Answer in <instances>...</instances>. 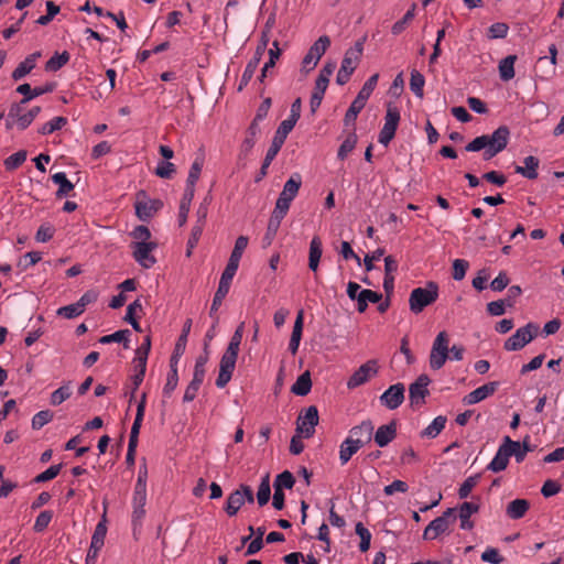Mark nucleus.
Segmentation results:
<instances>
[{
  "instance_id": "obj_1",
  "label": "nucleus",
  "mask_w": 564,
  "mask_h": 564,
  "mask_svg": "<svg viewBox=\"0 0 564 564\" xmlns=\"http://www.w3.org/2000/svg\"><path fill=\"white\" fill-rule=\"evenodd\" d=\"M510 131L508 127L500 126L491 134H482L475 138L466 145V151L478 152L485 150L484 159L490 160L499 152L506 149L509 141Z\"/></svg>"
},
{
  "instance_id": "obj_2",
  "label": "nucleus",
  "mask_w": 564,
  "mask_h": 564,
  "mask_svg": "<svg viewBox=\"0 0 564 564\" xmlns=\"http://www.w3.org/2000/svg\"><path fill=\"white\" fill-rule=\"evenodd\" d=\"M438 297V285L429 282L425 288H415L409 297L410 310L414 314L421 313L426 306L433 304Z\"/></svg>"
},
{
  "instance_id": "obj_3",
  "label": "nucleus",
  "mask_w": 564,
  "mask_h": 564,
  "mask_svg": "<svg viewBox=\"0 0 564 564\" xmlns=\"http://www.w3.org/2000/svg\"><path fill=\"white\" fill-rule=\"evenodd\" d=\"M240 345L232 344L229 341L228 347L224 355L221 356L219 362V373L216 379V386L220 389L225 388L227 383L230 381L239 352Z\"/></svg>"
},
{
  "instance_id": "obj_4",
  "label": "nucleus",
  "mask_w": 564,
  "mask_h": 564,
  "mask_svg": "<svg viewBox=\"0 0 564 564\" xmlns=\"http://www.w3.org/2000/svg\"><path fill=\"white\" fill-rule=\"evenodd\" d=\"M336 69L335 62H327L323 68L319 70L318 77L315 82V87L311 96L310 107L313 113L319 108L322 100L324 98V94L328 87L329 78Z\"/></svg>"
},
{
  "instance_id": "obj_5",
  "label": "nucleus",
  "mask_w": 564,
  "mask_h": 564,
  "mask_svg": "<svg viewBox=\"0 0 564 564\" xmlns=\"http://www.w3.org/2000/svg\"><path fill=\"white\" fill-rule=\"evenodd\" d=\"M539 329L538 324L528 323L525 326L518 328L516 333L505 341L503 348L508 351L522 349L536 337Z\"/></svg>"
},
{
  "instance_id": "obj_6",
  "label": "nucleus",
  "mask_w": 564,
  "mask_h": 564,
  "mask_svg": "<svg viewBox=\"0 0 564 564\" xmlns=\"http://www.w3.org/2000/svg\"><path fill=\"white\" fill-rule=\"evenodd\" d=\"M448 334L445 330L440 332L433 341L432 349L430 352V367L433 370L441 369L448 359Z\"/></svg>"
},
{
  "instance_id": "obj_7",
  "label": "nucleus",
  "mask_w": 564,
  "mask_h": 564,
  "mask_svg": "<svg viewBox=\"0 0 564 564\" xmlns=\"http://www.w3.org/2000/svg\"><path fill=\"white\" fill-rule=\"evenodd\" d=\"M401 116L399 108L389 102L387 105V112L384 116V124L382 129L379 132L378 141L379 143L387 147L391 140L395 135V131L398 129L399 122H400Z\"/></svg>"
},
{
  "instance_id": "obj_8",
  "label": "nucleus",
  "mask_w": 564,
  "mask_h": 564,
  "mask_svg": "<svg viewBox=\"0 0 564 564\" xmlns=\"http://www.w3.org/2000/svg\"><path fill=\"white\" fill-rule=\"evenodd\" d=\"M455 521V509L448 508L441 517L430 522L424 530L423 539L434 540L441 534L449 532V528Z\"/></svg>"
},
{
  "instance_id": "obj_9",
  "label": "nucleus",
  "mask_w": 564,
  "mask_h": 564,
  "mask_svg": "<svg viewBox=\"0 0 564 564\" xmlns=\"http://www.w3.org/2000/svg\"><path fill=\"white\" fill-rule=\"evenodd\" d=\"M253 501L254 497L251 487L247 485H240L238 489L228 496L225 511L229 517H234L237 514L245 502L252 503Z\"/></svg>"
},
{
  "instance_id": "obj_10",
  "label": "nucleus",
  "mask_w": 564,
  "mask_h": 564,
  "mask_svg": "<svg viewBox=\"0 0 564 564\" xmlns=\"http://www.w3.org/2000/svg\"><path fill=\"white\" fill-rule=\"evenodd\" d=\"M32 122L31 115L28 113L26 104H23V100L11 105L6 118V128L8 130L17 128L22 131Z\"/></svg>"
},
{
  "instance_id": "obj_11",
  "label": "nucleus",
  "mask_w": 564,
  "mask_h": 564,
  "mask_svg": "<svg viewBox=\"0 0 564 564\" xmlns=\"http://www.w3.org/2000/svg\"><path fill=\"white\" fill-rule=\"evenodd\" d=\"M514 447H518V442L512 441L509 436H505L503 443L499 446L487 468L495 473L505 470L508 466L509 458L512 456V453H514Z\"/></svg>"
},
{
  "instance_id": "obj_12",
  "label": "nucleus",
  "mask_w": 564,
  "mask_h": 564,
  "mask_svg": "<svg viewBox=\"0 0 564 564\" xmlns=\"http://www.w3.org/2000/svg\"><path fill=\"white\" fill-rule=\"evenodd\" d=\"M329 45L330 39L327 35L318 37L302 61V72L308 73L314 69Z\"/></svg>"
},
{
  "instance_id": "obj_13",
  "label": "nucleus",
  "mask_w": 564,
  "mask_h": 564,
  "mask_svg": "<svg viewBox=\"0 0 564 564\" xmlns=\"http://www.w3.org/2000/svg\"><path fill=\"white\" fill-rule=\"evenodd\" d=\"M379 366L376 359L368 360L364 365H361L348 379L347 387L349 389H355L359 386L365 384L372 377L378 373Z\"/></svg>"
},
{
  "instance_id": "obj_14",
  "label": "nucleus",
  "mask_w": 564,
  "mask_h": 564,
  "mask_svg": "<svg viewBox=\"0 0 564 564\" xmlns=\"http://www.w3.org/2000/svg\"><path fill=\"white\" fill-rule=\"evenodd\" d=\"M318 424V410L311 405L305 410L304 415L297 419L296 432L305 438H310L315 433V426Z\"/></svg>"
},
{
  "instance_id": "obj_15",
  "label": "nucleus",
  "mask_w": 564,
  "mask_h": 564,
  "mask_svg": "<svg viewBox=\"0 0 564 564\" xmlns=\"http://www.w3.org/2000/svg\"><path fill=\"white\" fill-rule=\"evenodd\" d=\"M431 380L426 375H421L419 378L410 384L409 388V399L411 406L420 408L425 403V398L429 395L427 386Z\"/></svg>"
},
{
  "instance_id": "obj_16",
  "label": "nucleus",
  "mask_w": 564,
  "mask_h": 564,
  "mask_svg": "<svg viewBox=\"0 0 564 564\" xmlns=\"http://www.w3.org/2000/svg\"><path fill=\"white\" fill-rule=\"evenodd\" d=\"M302 185V177L300 174H293L284 184L282 192L280 193L279 198L276 199V205H280L284 208L290 209L292 200L296 197L299 189Z\"/></svg>"
},
{
  "instance_id": "obj_17",
  "label": "nucleus",
  "mask_w": 564,
  "mask_h": 564,
  "mask_svg": "<svg viewBox=\"0 0 564 564\" xmlns=\"http://www.w3.org/2000/svg\"><path fill=\"white\" fill-rule=\"evenodd\" d=\"M132 513L131 523L133 531L141 527L142 520L145 517L147 491L133 490L132 495Z\"/></svg>"
},
{
  "instance_id": "obj_18",
  "label": "nucleus",
  "mask_w": 564,
  "mask_h": 564,
  "mask_svg": "<svg viewBox=\"0 0 564 564\" xmlns=\"http://www.w3.org/2000/svg\"><path fill=\"white\" fill-rule=\"evenodd\" d=\"M134 260L143 268H151L155 263L152 251L156 248L155 242L150 243H131Z\"/></svg>"
},
{
  "instance_id": "obj_19",
  "label": "nucleus",
  "mask_w": 564,
  "mask_h": 564,
  "mask_svg": "<svg viewBox=\"0 0 564 564\" xmlns=\"http://www.w3.org/2000/svg\"><path fill=\"white\" fill-rule=\"evenodd\" d=\"M404 384L395 383L390 386L381 395L380 402L389 410L399 408L404 401Z\"/></svg>"
},
{
  "instance_id": "obj_20",
  "label": "nucleus",
  "mask_w": 564,
  "mask_h": 564,
  "mask_svg": "<svg viewBox=\"0 0 564 564\" xmlns=\"http://www.w3.org/2000/svg\"><path fill=\"white\" fill-rule=\"evenodd\" d=\"M107 528L102 522L96 525L95 532L91 536L90 547L87 553L86 564H94L98 552L104 546Z\"/></svg>"
},
{
  "instance_id": "obj_21",
  "label": "nucleus",
  "mask_w": 564,
  "mask_h": 564,
  "mask_svg": "<svg viewBox=\"0 0 564 564\" xmlns=\"http://www.w3.org/2000/svg\"><path fill=\"white\" fill-rule=\"evenodd\" d=\"M498 386L499 383L497 381L482 384L481 387L475 389L474 391L465 395L463 402L468 405L476 404L485 400L486 398L492 395L497 391Z\"/></svg>"
},
{
  "instance_id": "obj_22",
  "label": "nucleus",
  "mask_w": 564,
  "mask_h": 564,
  "mask_svg": "<svg viewBox=\"0 0 564 564\" xmlns=\"http://www.w3.org/2000/svg\"><path fill=\"white\" fill-rule=\"evenodd\" d=\"M265 47H267L265 42L262 45H258L253 57L248 62L243 73H242V76L240 79V85H239V90H241L242 87L246 86L253 77V75L259 66V63L261 61L262 54L265 51Z\"/></svg>"
},
{
  "instance_id": "obj_23",
  "label": "nucleus",
  "mask_w": 564,
  "mask_h": 564,
  "mask_svg": "<svg viewBox=\"0 0 564 564\" xmlns=\"http://www.w3.org/2000/svg\"><path fill=\"white\" fill-rule=\"evenodd\" d=\"M162 207L159 199H138L135 203V214L142 221H148Z\"/></svg>"
},
{
  "instance_id": "obj_24",
  "label": "nucleus",
  "mask_w": 564,
  "mask_h": 564,
  "mask_svg": "<svg viewBox=\"0 0 564 564\" xmlns=\"http://www.w3.org/2000/svg\"><path fill=\"white\" fill-rule=\"evenodd\" d=\"M362 51H364L362 42H360V41L356 42V44L352 47H350L346 51L344 58L341 61L340 67L350 73H354V70L356 69V67L361 58Z\"/></svg>"
},
{
  "instance_id": "obj_25",
  "label": "nucleus",
  "mask_w": 564,
  "mask_h": 564,
  "mask_svg": "<svg viewBox=\"0 0 564 564\" xmlns=\"http://www.w3.org/2000/svg\"><path fill=\"white\" fill-rule=\"evenodd\" d=\"M361 447L362 443L359 440L346 437L339 446L340 465H346Z\"/></svg>"
},
{
  "instance_id": "obj_26",
  "label": "nucleus",
  "mask_w": 564,
  "mask_h": 564,
  "mask_svg": "<svg viewBox=\"0 0 564 564\" xmlns=\"http://www.w3.org/2000/svg\"><path fill=\"white\" fill-rule=\"evenodd\" d=\"M395 435H397V425H395V422H391L389 424L379 426L373 438H375L376 444L379 447H384L391 441L394 440Z\"/></svg>"
},
{
  "instance_id": "obj_27",
  "label": "nucleus",
  "mask_w": 564,
  "mask_h": 564,
  "mask_svg": "<svg viewBox=\"0 0 564 564\" xmlns=\"http://www.w3.org/2000/svg\"><path fill=\"white\" fill-rule=\"evenodd\" d=\"M373 425L370 421H364L360 425L354 426L349 431V435L347 437L351 440H359L362 443V446L370 442L372 438Z\"/></svg>"
},
{
  "instance_id": "obj_28",
  "label": "nucleus",
  "mask_w": 564,
  "mask_h": 564,
  "mask_svg": "<svg viewBox=\"0 0 564 564\" xmlns=\"http://www.w3.org/2000/svg\"><path fill=\"white\" fill-rule=\"evenodd\" d=\"M54 87L55 86L53 84H46L45 86L35 87L32 89L29 84H22L17 88V91L24 96L22 99L23 104H28L30 100H32L35 97H39L43 94L53 91Z\"/></svg>"
},
{
  "instance_id": "obj_29",
  "label": "nucleus",
  "mask_w": 564,
  "mask_h": 564,
  "mask_svg": "<svg viewBox=\"0 0 564 564\" xmlns=\"http://www.w3.org/2000/svg\"><path fill=\"white\" fill-rule=\"evenodd\" d=\"M530 509V502L527 499H514L507 506L506 513L512 520L521 519Z\"/></svg>"
},
{
  "instance_id": "obj_30",
  "label": "nucleus",
  "mask_w": 564,
  "mask_h": 564,
  "mask_svg": "<svg viewBox=\"0 0 564 564\" xmlns=\"http://www.w3.org/2000/svg\"><path fill=\"white\" fill-rule=\"evenodd\" d=\"M260 133L259 123L252 121L247 129L245 140L240 147V155L247 156L256 144L258 134Z\"/></svg>"
},
{
  "instance_id": "obj_31",
  "label": "nucleus",
  "mask_w": 564,
  "mask_h": 564,
  "mask_svg": "<svg viewBox=\"0 0 564 564\" xmlns=\"http://www.w3.org/2000/svg\"><path fill=\"white\" fill-rule=\"evenodd\" d=\"M479 507L473 502H464L459 508V520H460V529L463 530H471L474 528V522L470 520V517L478 512Z\"/></svg>"
},
{
  "instance_id": "obj_32",
  "label": "nucleus",
  "mask_w": 564,
  "mask_h": 564,
  "mask_svg": "<svg viewBox=\"0 0 564 564\" xmlns=\"http://www.w3.org/2000/svg\"><path fill=\"white\" fill-rule=\"evenodd\" d=\"M524 166L516 165L514 172L529 178L535 180L538 177L539 160L535 156L529 155L523 160Z\"/></svg>"
},
{
  "instance_id": "obj_33",
  "label": "nucleus",
  "mask_w": 564,
  "mask_h": 564,
  "mask_svg": "<svg viewBox=\"0 0 564 564\" xmlns=\"http://www.w3.org/2000/svg\"><path fill=\"white\" fill-rule=\"evenodd\" d=\"M232 279L220 276L218 289L214 295L212 307H210V316L214 315V313L218 310V307L221 305L223 300L226 297V295L229 292L230 285H231Z\"/></svg>"
},
{
  "instance_id": "obj_34",
  "label": "nucleus",
  "mask_w": 564,
  "mask_h": 564,
  "mask_svg": "<svg viewBox=\"0 0 564 564\" xmlns=\"http://www.w3.org/2000/svg\"><path fill=\"white\" fill-rule=\"evenodd\" d=\"M322 240L319 237L315 236L312 238L310 242V253H308V268L312 271H316L322 257Z\"/></svg>"
},
{
  "instance_id": "obj_35",
  "label": "nucleus",
  "mask_w": 564,
  "mask_h": 564,
  "mask_svg": "<svg viewBox=\"0 0 564 564\" xmlns=\"http://www.w3.org/2000/svg\"><path fill=\"white\" fill-rule=\"evenodd\" d=\"M133 368H134V373L131 377L133 387H132L130 401H132V399L134 398L135 391L138 390V388L140 387V384L142 383V381L144 379V375H145V370H147V361H143L142 358H134L133 359Z\"/></svg>"
},
{
  "instance_id": "obj_36",
  "label": "nucleus",
  "mask_w": 564,
  "mask_h": 564,
  "mask_svg": "<svg viewBox=\"0 0 564 564\" xmlns=\"http://www.w3.org/2000/svg\"><path fill=\"white\" fill-rule=\"evenodd\" d=\"M382 299V295L378 292H375L372 290H361L357 297V311L359 313H364L367 307L368 303H379Z\"/></svg>"
},
{
  "instance_id": "obj_37",
  "label": "nucleus",
  "mask_w": 564,
  "mask_h": 564,
  "mask_svg": "<svg viewBox=\"0 0 564 564\" xmlns=\"http://www.w3.org/2000/svg\"><path fill=\"white\" fill-rule=\"evenodd\" d=\"M40 56V53H33L28 56L23 62H21L17 68L12 73V78L14 80L22 79L25 75H28L36 65V58Z\"/></svg>"
},
{
  "instance_id": "obj_38",
  "label": "nucleus",
  "mask_w": 564,
  "mask_h": 564,
  "mask_svg": "<svg viewBox=\"0 0 564 564\" xmlns=\"http://www.w3.org/2000/svg\"><path fill=\"white\" fill-rule=\"evenodd\" d=\"M171 371L167 375L166 383L163 388V395L170 398L172 392L175 390L178 383L177 364L176 356L171 357Z\"/></svg>"
},
{
  "instance_id": "obj_39",
  "label": "nucleus",
  "mask_w": 564,
  "mask_h": 564,
  "mask_svg": "<svg viewBox=\"0 0 564 564\" xmlns=\"http://www.w3.org/2000/svg\"><path fill=\"white\" fill-rule=\"evenodd\" d=\"M517 61L516 55H508L502 58L499 63V75L501 80L509 82L514 77V63Z\"/></svg>"
},
{
  "instance_id": "obj_40",
  "label": "nucleus",
  "mask_w": 564,
  "mask_h": 564,
  "mask_svg": "<svg viewBox=\"0 0 564 564\" xmlns=\"http://www.w3.org/2000/svg\"><path fill=\"white\" fill-rule=\"evenodd\" d=\"M52 181L54 184L58 185V189L56 192V196L58 198L67 196L74 189L73 183L68 181L64 172L53 174Z\"/></svg>"
},
{
  "instance_id": "obj_41",
  "label": "nucleus",
  "mask_w": 564,
  "mask_h": 564,
  "mask_svg": "<svg viewBox=\"0 0 564 564\" xmlns=\"http://www.w3.org/2000/svg\"><path fill=\"white\" fill-rule=\"evenodd\" d=\"M203 165H204V158L197 156L194 160V162L192 163V166L189 169L185 189H191V191L195 192V184L200 176Z\"/></svg>"
},
{
  "instance_id": "obj_42",
  "label": "nucleus",
  "mask_w": 564,
  "mask_h": 564,
  "mask_svg": "<svg viewBox=\"0 0 564 564\" xmlns=\"http://www.w3.org/2000/svg\"><path fill=\"white\" fill-rule=\"evenodd\" d=\"M311 388H312L311 376H310V372L306 371V372L302 373L296 379L295 383L292 386L291 391L296 395L304 397L311 391Z\"/></svg>"
},
{
  "instance_id": "obj_43",
  "label": "nucleus",
  "mask_w": 564,
  "mask_h": 564,
  "mask_svg": "<svg viewBox=\"0 0 564 564\" xmlns=\"http://www.w3.org/2000/svg\"><path fill=\"white\" fill-rule=\"evenodd\" d=\"M194 191L185 189L184 195L181 199L180 210H178V225L182 227L185 225L189 212L191 203L194 198Z\"/></svg>"
},
{
  "instance_id": "obj_44",
  "label": "nucleus",
  "mask_w": 564,
  "mask_h": 564,
  "mask_svg": "<svg viewBox=\"0 0 564 564\" xmlns=\"http://www.w3.org/2000/svg\"><path fill=\"white\" fill-rule=\"evenodd\" d=\"M446 417L438 415L422 432V436L435 438L445 427Z\"/></svg>"
},
{
  "instance_id": "obj_45",
  "label": "nucleus",
  "mask_w": 564,
  "mask_h": 564,
  "mask_svg": "<svg viewBox=\"0 0 564 564\" xmlns=\"http://www.w3.org/2000/svg\"><path fill=\"white\" fill-rule=\"evenodd\" d=\"M70 55L68 52L64 51L63 53H55L45 65L46 70L56 72L61 69L64 65L68 63Z\"/></svg>"
},
{
  "instance_id": "obj_46",
  "label": "nucleus",
  "mask_w": 564,
  "mask_h": 564,
  "mask_svg": "<svg viewBox=\"0 0 564 564\" xmlns=\"http://www.w3.org/2000/svg\"><path fill=\"white\" fill-rule=\"evenodd\" d=\"M425 85V78L424 76L416 69H412L411 72V78H410V89L412 93L419 97L423 98L424 96V88Z\"/></svg>"
},
{
  "instance_id": "obj_47",
  "label": "nucleus",
  "mask_w": 564,
  "mask_h": 564,
  "mask_svg": "<svg viewBox=\"0 0 564 564\" xmlns=\"http://www.w3.org/2000/svg\"><path fill=\"white\" fill-rule=\"evenodd\" d=\"M129 329H120L110 335H105L100 337L99 343L101 344H110V343H123L124 348H129L128 337L130 336Z\"/></svg>"
},
{
  "instance_id": "obj_48",
  "label": "nucleus",
  "mask_w": 564,
  "mask_h": 564,
  "mask_svg": "<svg viewBox=\"0 0 564 564\" xmlns=\"http://www.w3.org/2000/svg\"><path fill=\"white\" fill-rule=\"evenodd\" d=\"M192 326V319H187L183 326L182 334L178 337L175 349L172 356H176V362L178 361V357L184 352L186 343H187V336L189 334Z\"/></svg>"
},
{
  "instance_id": "obj_49",
  "label": "nucleus",
  "mask_w": 564,
  "mask_h": 564,
  "mask_svg": "<svg viewBox=\"0 0 564 564\" xmlns=\"http://www.w3.org/2000/svg\"><path fill=\"white\" fill-rule=\"evenodd\" d=\"M378 79H379V74H373L372 76H370L367 82L364 84V86L361 87L360 91L358 93V95L356 96V98H358L359 100H361L362 102H367V100L369 99V97L371 96L372 91L375 90L377 84H378Z\"/></svg>"
},
{
  "instance_id": "obj_50",
  "label": "nucleus",
  "mask_w": 564,
  "mask_h": 564,
  "mask_svg": "<svg viewBox=\"0 0 564 564\" xmlns=\"http://www.w3.org/2000/svg\"><path fill=\"white\" fill-rule=\"evenodd\" d=\"M549 53H550V61L547 64V70H544L543 74L541 75V79H543V80L551 79L556 73L557 47L555 44H551L549 46Z\"/></svg>"
},
{
  "instance_id": "obj_51",
  "label": "nucleus",
  "mask_w": 564,
  "mask_h": 564,
  "mask_svg": "<svg viewBox=\"0 0 564 564\" xmlns=\"http://www.w3.org/2000/svg\"><path fill=\"white\" fill-rule=\"evenodd\" d=\"M365 106V102H362L358 98H355L351 105L349 106L348 110L346 111L344 123L346 126L354 124L359 112L364 109Z\"/></svg>"
},
{
  "instance_id": "obj_52",
  "label": "nucleus",
  "mask_w": 564,
  "mask_h": 564,
  "mask_svg": "<svg viewBox=\"0 0 564 564\" xmlns=\"http://www.w3.org/2000/svg\"><path fill=\"white\" fill-rule=\"evenodd\" d=\"M70 395H72V387H70V382H67V383L63 384L62 387H59L58 389H56L51 394V404L59 405L64 401H66Z\"/></svg>"
},
{
  "instance_id": "obj_53",
  "label": "nucleus",
  "mask_w": 564,
  "mask_h": 564,
  "mask_svg": "<svg viewBox=\"0 0 564 564\" xmlns=\"http://www.w3.org/2000/svg\"><path fill=\"white\" fill-rule=\"evenodd\" d=\"M137 310L142 311V304H141L140 300H135L134 302L129 304V306L127 308L124 321L130 323L132 328L135 332H142L139 322L135 319V315L134 314H135Z\"/></svg>"
},
{
  "instance_id": "obj_54",
  "label": "nucleus",
  "mask_w": 564,
  "mask_h": 564,
  "mask_svg": "<svg viewBox=\"0 0 564 564\" xmlns=\"http://www.w3.org/2000/svg\"><path fill=\"white\" fill-rule=\"evenodd\" d=\"M356 144L357 134L355 132H350L338 149V159L345 160L347 155L355 149Z\"/></svg>"
},
{
  "instance_id": "obj_55",
  "label": "nucleus",
  "mask_w": 564,
  "mask_h": 564,
  "mask_svg": "<svg viewBox=\"0 0 564 564\" xmlns=\"http://www.w3.org/2000/svg\"><path fill=\"white\" fill-rule=\"evenodd\" d=\"M414 17H415V4H413L411 7V9H409L406 11V13L403 15V18L401 20L397 21L392 25V28H391L392 34H394V35L401 34L405 30L406 25L414 19Z\"/></svg>"
},
{
  "instance_id": "obj_56",
  "label": "nucleus",
  "mask_w": 564,
  "mask_h": 564,
  "mask_svg": "<svg viewBox=\"0 0 564 564\" xmlns=\"http://www.w3.org/2000/svg\"><path fill=\"white\" fill-rule=\"evenodd\" d=\"M271 495L269 474H267L258 488L257 500L259 506H264L269 502Z\"/></svg>"
},
{
  "instance_id": "obj_57",
  "label": "nucleus",
  "mask_w": 564,
  "mask_h": 564,
  "mask_svg": "<svg viewBox=\"0 0 564 564\" xmlns=\"http://www.w3.org/2000/svg\"><path fill=\"white\" fill-rule=\"evenodd\" d=\"M356 534L360 538L359 550L367 552L370 547L371 533L364 527L361 522H358L355 528Z\"/></svg>"
},
{
  "instance_id": "obj_58",
  "label": "nucleus",
  "mask_w": 564,
  "mask_h": 564,
  "mask_svg": "<svg viewBox=\"0 0 564 564\" xmlns=\"http://www.w3.org/2000/svg\"><path fill=\"white\" fill-rule=\"evenodd\" d=\"M26 160V151L20 150L4 160V167L8 171H13L22 165Z\"/></svg>"
},
{
  "instance_id": "obj_59",
  "label": "nucleus",
  "mask_w": 564,
  "mask_h": 564,
  "mask_svg": "<svg viewBox=\"0 0 564 564\" xmlns=\"http://www.w3.org/2000/svg\"><path fill=\"white\" fill-rule=\"evenodd\" d=\"M67 120L64 117H54L52 120L44 123L39 132L41 134H51L56 130L62 129L66 124Z\"/></svg>"
},
{
  "instance_id": "obj_60",
  "label": "nucleus",
  "mask_w": 564,
  "mask_h": 564,
  "mask_svg": "<svg viewBox=\"0 0 564 564\" xmlns=\"http://www.w3.org/2000/svg\"><path fill=\"white\" fill-rule=\"evenodd\" d=\"M42 259V256L37 251L26 252L18 262V268L21 271L28 270L30 267L36 264Z\"/></svg>"
},
{
  "instance_id": "obj_61",
  "label": "nucleus",
  "mask_w": 564,
  "mask_h": 564,
  "mask_svg": "<svg viewBox=\"0 0 564 564\" xmlns=\"http://www.w3.org/2000/svg\"><path fill=\"white\" fill-rule=\"evenodd\" d=\"M295 479L291 471L284 470L279 474L274 480V489L280 488V490L291 489L294 486Z\"/></svg>"
},
{
  "instance_id": "obj_62",
  "label": "nucleus",
  "mask_w": 564,
  "mask_h": 564,
  "mask_svg": "<svg viewBox=\"0 0 564 564\" xmlns=\"http://www.w3.org/2000/svg\"><path fill=\"white\" fill-rule=\"evenodd\" d=\"M509 26L507 23L497 22L489 26L487 36L490 40L505 39L508 35Z\"/></svg>"
},
{
  "instance_id": "obj_63",
  "label": "nucleus",
  "mask_w": 564,
  "mask_h": 564,
  "mask_svg": "<svg viewBox=\"0 0 564 564\" xmlns=\"http://www.w3.org/2000/svg\"><path fill=\"white\" fill-rule=\"evenodd\" d=\"M84 313L80 305L76 302L66 306H62L57 310V315L64 318H75Z\"/></svg>"
},
{
  "instance_id": "obj_64",
  "label": "nucleus",
  "mask_w": 564,
  "mask_h": 564,
  "mask_svg": "<svg viewBox=\"0 0 564 564\" xmlns=\"http://www.w3.org/2000/svg\"><path fill=\"white\" fill-rule=\"evenodd\" d=\"M479 475L469 476L459 487L458 489V496L460 499L467 498L471 490L477 486L479 482Z\"/></svg>"
}]
</instances>
